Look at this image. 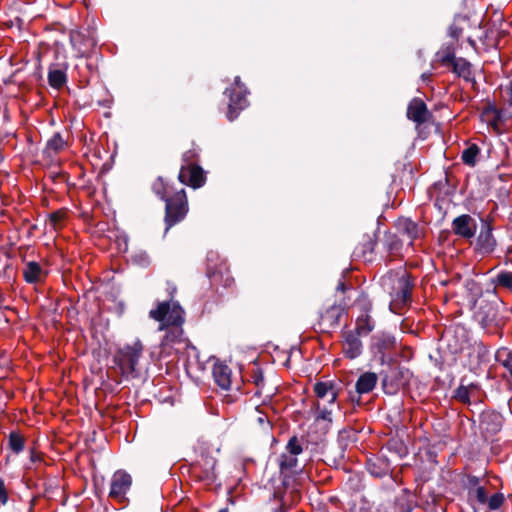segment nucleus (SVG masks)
<instances>
[{"label": "nucleus", "mask_w": 512, "mask_h": 512, "mask_svg": "<svg viewBox=\"0 0 512 512\" xmlns=\"http://www.w3.org/2000/svg\"><path fill=\"white\" fill-rule=\"evenodd\" d=\"M8 446L9 449L15 453L19 454L24 450L25 447V438L18 431H12L8 437Z\"/></svg>", "instance_id": "nucleus-28"}, {"label": "nucleus", "mask_w": 512, "mask_h": 512, "mask_svg": "<svg viewBox=\"0 0 512 512\" xmlns=\"http://www.w3.org/2000/svg\"><path fill=\"white\" fill-rule=\"evenodd\" d=\"M437 57L440 62L446 66L453 62L456 59L454 43L444 44L437 52Z\"/></svg>", "instance_id": "nucleus-26"}, {"label": "nucleus", "mask_w": 512, "mask_h": 512, "mask_svg": "<svg viewBox=\"0 0 512 512\" xmlns=\"http://www.w3.org/2000/svg\"><path fill=\"white\" fill-rule=\"evenodd\" d=\"M216 459L208 456L202 455L201 459L195 464L194 472L198 474V477L201 480L207 482H213L216 479L215 467H216Z\"/></svg>", "instance_id": "nucleus-14"}, {"label": "nucleus", "mask_w": 512, "mask_h": 512, "mask_svg": "<svg viewBox=\"0 0 512 512\" xmlns=\"http://www.w3.org/2000/svg\"><path fill=\"white\" fill-rule=\"evenodd\" d=\"M448 66L452 67V71L459 77L468 82H475L472 76L471 64L464 58H456Z\"/></svg>", "instance_id": "nucleus-23"}, {"label": "nucleus", "mask_w": 512, "mask_h": 512, "mask_svg": "<svg viewBox=\"0 0 512 512\" xmlns=\"http://www.w3.org/2000/svg\"><path fill=\"white\" fill-rule=\"evenodd\" d=\"M152 189L156 195L165 201L168 197H165V184L162 178H158L152 185Z\"/></svg>", "instance_id": "nucleus-40"}, {"label": "nucleus", "mask_w": 512, "mask_h": 512, "mask_svg": "<svg viewBox=\"0 0 512 512\" xmlns=\"http://www.w3.org/2000/svg\"><path fill=\"white\" fill-rule=\"evenodd\" d=\"M430 116L425 102L420 98H413L407 107V118L418 125L425 123Z\"/></svg>", "instance_id": "nucleus-15"}, {"label": "nucleus", "mask_w": 512, "mask_h": 512, "mask_svg": "<svg viewBox=\"0 0 512 512\" xmlns=\"http://www.w3.org/2000/svg\"><path fill=\"white\" fill-rule=\"evenodd\" d=\"M385 247L388 251H397L400 248V242L395 235H386Z\"/></svg>", "instance_id": "nucleus-39"}, {"label": "nucleus", "mask_w": 512, "mask_h": 512, "mask_svg": "<svg viewBox=\"0 0 512 512\" xmlns=\"http://www.w3.org/2000/svg\"><path fill=\"white\" fill-rule=\"evenodd\" d=\"M213 377L217 385L223 390H228L231 386V370L227 365L215 364L213 366Z\"/></svg>", "instance_id": "nucleus-21"}, {"label": "nucleus", "mask_w": 512, "mask_h": 512, "mask_svg": "<svg viewBox=\"0 0 512 512\" xmlns=\"http://www.w3.org/2000/svg\"><path fill=\"white\" fill-rule=\"evenodd\" d=\"M468 42H469V44H470L471 46L475 47L476 43H475V41H474L473 39L469 38V39H468Z\"/></svg>", "instance_id": "nucleus-53"}, {"label": "nucleus", "mask_w": 512, "mask_h": 512, "mask_svg": "<svg viewBox=\"0 0 512 512\" xmlns=\"http://www.w3.org/2000/svg\"><path fill=\"white\" fill-rule=\"evenodd\" d=\"M197 157V153L194 150H188L183 153L182 160L184 164L182 166L195 165L194 159Z\"/></svg>", "instance_id": "nucleus-42"}, {"label": "nucleus", "mask_w": 512, "mask_h": 512, "mask_svg": "<svg viewBox=\"0 0 512 512\" xmlns=\"http://www.w3.org/2000/svg\"><path fill=\"white\" fill-rule=\"evenodd\" d=\"M474 318L489 335H500L499 330L504 321L500 316V302L495 295L481 296L474 302Z\"/></svg>", "instance_id": "nucleus-2"}, {"label": "nucleus", "mask_w": 512, "mask_h": 512, "mask_svg": "<svg viewBox=\"0 0 512 512\" xmlns=\"http://www.w3.org/2000/svg\"><path fill=\"white\" fill-rule=\"evenodd\" d=\"M497 360L509 371L512 376V349L501 348L496 353Z\"/></svg>", "instance_id": "nucleus-31"}, {"label": "nucleus", "mask_w": 512, "mask_h": 512, "mask_svg": "<svg viewBox=\"0 0 512 512\" xmlns=\"http://www.w3.org/2000/svg\"><path fill=\"white\" fill-rule=\"evenodd\" d=\"M484 485L480 484V479L476 476H468L466 481V487L468 489V495L473 489L481 488Z\"/></svg>", "instance_id": "nucleus-41"}, {"label": "nucleus", "mask_w": 512, "mask_h": 512, "mask_svg": "<svg viewBox=\"0 0 512 512\" xmlns=\"http://www.w3.org/2000/svg\"><path fill=\"white\" fill-rule=\"evenodd\" d=\"M480 153V148L476 144H472L463 150L461 159L468 166H475L476 158Z\"/></svg>", "instance_id": "nucleus-30"}, {"label": "nucleus", "mask_w": 512, "mask_h": 512, "mask_svg": "<svg viewBox=\"0 0 512 512\" xmlns=\"http://www.w3.org/2000/svg\"><path fill=\"white\" fill-rule=\"evenodd\" d=\"M314 392L319 400H326L329 406H337L338 389L332 382H317Z\"/></svg>", "instance_id": "nucleus-17"}, {"label": "nucleus", "mask_w": 512, "mask_h": 512, "mask_svg": "<svg viewBox=\"0 0 512 512\" xmlns=\"http://www.w3.org/2000/svg\"><path fill=\"white\" fill-rule=\"evenodd\" d=\"M131 485V475L124 470H117L111 477L109 497L118 502H124Z\"/></svg>", "instance_id": "nucleus-9"}, {"label": "nucleus", "mask_w": 512, "mask_h": 512, "mask_svg": "<svg viewBox=\"0 0 512 512\" xmlns=\"http://www.w3.org/2000/svg\"><path fill=\"white\" fill-rule=\"evenodd\" d=\"M470 387L460 385L454 393V398L462 403L470 402Z\"/></svg>", "instance_id": "nucleus-38"}, {"label": "nucleus", "mask_w": 512, "mask_h": 512, "mask_svg": "<svg viewBox=\"0 0 512 512\" xmlns=\"http://www.w3.org/2000/svg\"><path fill=\"white\" fill-rule=\"evenodd\" d=\"M149 317L160 322V331H166L160 343V355L167 356L172 346L182 340L184 310L178 302L163 301L159 302L155 309L150 310Z\"/></svg>", "instance_id": "nucleus-1"}, {"label": "nucleus", "mask_w": 512, "mask_h": 512, "mask_svg": "<svg viewBox=\"0 0 512 512\" xmlns=\"http://www.w3.org/2000/svg\"><path fill=\"white\" fill-rule=\"evenodd\" d=\"M466 18L465 17H462V16H459V17H456L454 19V22L452 23V25H450L449 29H448V35L454 39V40H458L459 36L462 34V27L459 25V23L461 21H465Z\"/></svg>", "instance_id": "nucleus-37"}, {"label": "nucleus", "mask_w": 512, "mask_h": 512, "mask_svg": "<svg viewBox=\"0 0 512 512\" xmlns=\"http://www.w3.org/2000/svg\"><path fill=\"white\" fill-rule=\"evenodd\" d=\"M49 85L55 89L62 88L67 82L66 72L59 68H50L48 72Z\"/></svg>", "instance_id": "nucleus-24"}, {"label": "nucleus", "mask_w": 512, "mask_h": 512, "mask_svg": "<svg viewBox=\"0 0 512 512\" xmlns=\"http://www.w3.org/2000/svg\"><path fill=\"white\" fill-rule=\"evenodd\" d=\"M400 342L391 333L380 331L372 335L369 349L381 365H391L398 353Z\"/></svg>", "instance_id": "nucleus-3"}, {"label": "nucleus", "mask_w": 512, "mask_h": 512, "mask_svg": "<svg viewBox=\"0 0 512 512\" xmlns=\"http://www.w3.org/2000/svg\"><path fill=\"white\" fill-rule=\"evenodd\" d=\"M286 497H287V496L285 495V496L282 498V500H281V502H282V503H281V508H280V511H279V512H286L287 510H289V509H290V506H287V505H286Z\"/></svg>", "instance_id": "nucleus-46"}, {"label": "nucleus", "mask_w": 512, "mask_h": 512, "mask_svg": "<svg viewBox=\"0 0 512 512\" xmlns=\"http://www.w3.org/2000/svg\"><path fill=\"white\" fill-rule=\"evenodd\" d=\"M451 228L455 235L464 239H471L475 236L477 230V222L472 216L468 214H462L454 218L451 224Z\"/></svg>", "instance_id": "nucleus-11"}, {"label": "nucleus", "mask_w": 512, "mask_h": 512, "mask_svg": "<svg viewBox=\"0 0 512 512\" xmlns=\"http://www.w3.org/2000/svg\"><path fill=\"white\" fill-rule=\"evenodd\" d=\"M165 233L181 222L188 213V201L184 189L176 192L172 197L165 199Z\"/></svg>", "instance_id": "nucleus-5"}, {"label": "nucleus", "mask_w": 512, "mask_h": 512, "mask_svg": "<svg viewBox=\"0 0 512 512\" xmlns=\"http://www.w3.org/2000/svg\"><path fill=\"white\" fill-rule=\"evenodd\" d=\"M23 276L26 282L34 284L42 281L45 273L38 262L29 261L23 268Z\"/></svg>", "instance_id": "nucleus-20"}, {"label": "nucleus", "mask_w": 512, "mask_h": 512, "mask_svg": "<svg viewBox=\"0 0 512 512\" xmlns=\"http://www.w3.org/2000/svg\"><path fill=\"white\" fill-rule=\"evenodd\" d=\"M411 510H412V507H408L405 512H411Z\"/></svg>", "instance_id": "nucleus-56"}, {"label": "nucleus", "mask_w": 512, "mask_h": 512, "mask_svg": "<svg viewBox=\"0 0 512 512\" xmlns=\"http://www.w3.org/2000/svg\"><path fill=\"white\" fill-rule=\"evenodd\" d=\"M501 423V416L496 413L487 414L482 420V425H485V430L493 434L501 429Z\"/></svg>", "instance_id": "nucleus-27"}, {"label": "nucleus", "mask_w": 512, "mask_h": 512, "mask_svg": "<svg viewBox=\"0 0 512 512\" xmlns=\"http://www.w3.org/2000/svg\"><path fill=\"white\" fill-rule=\"evenodd\" d=\"M376 242L371 238L367 237V240L362 244V255L366 256L368 253H373Z\"/></svg>", "instance_id": "nucleus-43"}, {"label": "nucleus", "mask_w": 512, "mask_h": 512, "mask_svg": "<svg viewBox=\"0 0 512 512\" xmlns=\"http://www.w3.org/2000/svg\"><path fill=\"white\" fill-rule=\"evenodd\" d=\"M489 349L488 347L481 341H475L471 347L468 356L470 358V365L478 366L482 362L488 359Z\"/></svg>", "instance_id": "nucleus-19"}, {"label": "nucleus", "mask_w": 512, "mask_h": 512, "mask_svg": "<svg viewBox=\"0 0 512 512\" xmlns=\"http://www.w3.org/2000/svg\"><path fill=\"white\" fill-rule=\"evenodd\" d=\"M340 316V309L337 307H331L324 314L321 315V323H329L330 326L338 324V318Z\"/></svg>", "instance_id": "nucleus-34"}, {"label": "nucleus", "mask_w": 512, "mask_h": 512, "mask_svg": "<svg viewBox=\"0 0 512 512\" xmlns=\"http://www.w3.org/2000/svg\"><path fill=\"white\" fill-rule=\"evenodd\" d=\"M8 501L7 488L4 480L0 477V503L6 504Z\"/></svg>", "instance_id": "nucleus-44"}, {"label": "nucleus", "mask_w": 512, "mask_h": 512, "mask_svg": "<svg viewBox=\"0 0 512 512\" xmlns=\"http://www.w3.org/2000/svg\"><path fill=\"white\" fill-rule=\"evenodd\" d=\"M141 258L143 259V264H148V256L146 254L141 255Z\"/></svg>", "instance_id": "nucleus-51"}, {"label": "nucleus", "mask_w": 512, "mask_h": 512, "mask_svg": "<svg viewBox=\"0 0 512 512\" xmlns=\"http://www.w3.org/2000/svg\"><path fill=\"white\" fill-rule=\"evenodd\" d=\"M66 146V142L60 133H55L51 139L48 140L45 148V153L52 156L62 151Z\"/></svg>", "instance_id": "nucleus-25"}, {"label": "nucleus", "mask_w": 512, "mask_h": 512, "mask_svg": "<svg viewBox=\"0 0 512 512\" xmlns=\"http://www.w3.org/2000/svg\"><path fill=\"white\" fill-rule=\"evenodd\" d=\"M383 284L391 286L389 291L391 296L390 309L397 313V310L407 305L411 299L413 283L410 276L406 272L396 276H388L383 279Z\"/></svg>", "instance_id": "nucleus-4"}, {"label": "nucleus", "mask_w": 512, "mask_h": 512, "mask_svg": "<svg viewBox=\"0 0 512 512\" xmlns=\"http://www.w3.org/2000/svg\"><path fill=\"white\" fill-rule=\"evenodd\" d=\"M332 407H327L326 405H321V403L318 401L314 404V408L317 412V415L315 417L316 420H323L327 422H332Z\"/></svg>", "instance_id": "nucleus-33"}, {"label": "nucleus", "mask_w": 512, "mask_h": 512, "mask_svg": "<svg viewBox=\"0 0 512 512\" xmlns=\"http://www.w3.org/2000/svg\"><path fill=\"white\" fill-rule=\"evenodd\" d=\"M225 93L229 96L227 118L233 121L238 117L239 112L247 106V90L245 87H239V90L226 89Z\"/></svg>", "instance_id": "nucleus-10"}, {"label": "nucleus", "mask_w": 512, "mask_h": 512, "mask_svg": "<svg viewBox=\"0 0 512 512\" xmlns=\"http://www.w3.org/2000/svg\"><path fill=\"white\" fill-rule=\"evenodd\" d=\"M374 328V323L371 321L369 315L365 314L363 316L358 317L356 321V327L353 332H357L359 335H367Z\"/></svg>", "instance_id": "nucleus-29"}, {"label": "nucleus", "mask_w": 512, "mask_h": 512, "mask_svg": "<svg viewBox=\"0 0 512 512\" xmlns=\"http://www.w3.org/2000/svg\"><path fill=\"white\" fill-rule=\"evenodd\" d=\"M259 381H263V377L260 376L259 378L256 379V384L259 385Z\"/></svg>", "instance_id": "nucleus-55"}, {"label": "nucleus", "mask_w": 512, "mask_h": 512, "mask_svg": "<svg viewBox=\"0 0 512 512\" xmlns=\"http://www.w3.org/2000/svg\"><path fill=\"white\" fill-rule=\"evenodd\" d=\"M302 451V446L297 437L290 438L286 445V453L280 456L279 466L281 473L288 475L296 472L298 467L297 455L301 454Z\"/></svg>", "instance_id": "nucleus-8"}, {"label": "nucleus", "mask_w": 512, "mask_h": 512, "mask_svg": "<svg viewBox=\"0 0 512 512\" xmlns=\"http://www.w3.org/2000/svg\"><path fill=\"white\" fill-rule=\"evenodd\" d=\"M357 332L351 330L343 333V353L350 359H355L361 355L363 350L362 342Z\"/></svg>", "instance_id": "nucleus-13"}, {"label": "nucleus", "mask_w": 512, "mask_h": 512, "mask_svg": "<svg viewBox=\"0 0 512 512\" xmlns=\"http://www.w3.org/2000/svg\"><path fill=\"white\" fill-rule=\"evenodd\" d=\"M39 461H41L40 454L36 453L34 450H31L30 451V462L31 463H36V462H39Z\"/></svg>", "instance_id": "nucleus-45"}, {"label": "nucleus", "mask_w": 512, "mask_h": 512, "mask_svg": "<svg viewBox=\"0 0 512 512\" xmlns=\"http://www.w3.org/2000/svg\"><path fill=\"white\" fill-rule=\"evenodd\" d=\"M218 512H228V507L221 508Z\"/></svg>", "instance_id": "nucleus-54"}, {"label": "nucleus", "mask_w": 512, "mask_h": 512, "mask_svg": "<svg viewBox=\"0 0 512 512\" xmlns=\"http://www.w3.org/2000/svg\"><path fill=\"white\" fill-rule=\"evenodd\" d=\"M367 469L372 476L381 478L388 474V465L386 463H368Z\"/></svg>", "instance_id": "nucleus-36"}, {"label": "nucleus", "mask_w": 512, "mask_h": 512, "mask_svg": "<svg viewBox=\"0 0 512 512\" xmlns=\"http://www.w3.org/2000/svg\"><path fill=\"white\" fill-rule=\"evenodd\" d=\"M345 289H346V285H345L344 281L340 280L336 287V290L344 292Z\"/></svg>", "instance_id": "nucleus-49"}, {"label": "nucleus", "mask_w": 512, "mask_h": 512, "mask_svg": "<svg viewBox=\"0 0 512 512\" xmlns=\"http://www.w3.org/2000/svg\"><path fill=\"white\" fill-rule=\"evenodd\" d=\"M477 247L482 253H491L496 247V240L492 234V227L488 222H483L477 238Z\"/></svg>", "instance_id": "nucleus-16"}, {"label": "nucleus", "mask_w": 512, "mask_h": 512, "mask_svg": "<svg viewBox=\"0 0 512 512\" xmlns=\"http://www.w3.org/2000/svg\"><path fill=\"white\" fill-rule=\"evenodd\" d=\"M468 500L471 502L473 507L476 509H499L505 498L502 493L491 494L487 486L473 489L468 495Z\"/></svg>", "instance_id": "nucleus-7"}, {"label": "nucleus", "mask_w": 512, "mask_h": 512, "mask_svg": "<svg viewBox=\"0 0 512 512\" xmlns=\"http://www.w3.org/2000/svg\"><path fill=\"white\" fill-rule=\"evenodd\" d=\"M496 286H500L512 291V272L501 271L493 280Z\"/></svg>", "instance_id": "nucleus-32"}, {"label": "nucleus", "mask_w": 512, "mask_h": 512, "mask_svg": "<svg viewBox=\"0 0 512 512\" xmlns=\"http://www.w3.org/2000/svg\"><path fill=\"white\" fill-rule=\"evenodd\" d=\"M143 350V345L136 340L133 345H126L119 349L114 357L115 363L119 366L125 375H133L139 362Z\"/></svg>", "instance_id": "nucleus-6"}, {"label": "nucleus", "mask_w": 512, "mask_h": 512, "mask_svg": "<svg viewBox=\"0 0 512 512\" xmlns=\"http://www.w3.org/2000/svg\"><path fill=\"white\" fill-rule=\"evenodd\" d=\"M396 228L401 235L408 238L410 243L420 235L418 225L409 218H399L396 222Z\"/></svg>", "instance_id": "nucleus-18"}, {"label": "nucleus", "mask_w": 512, "mask_h": 512, "mask_svg": "<svg viewBox=\"0 0 512 512\" xmlns=\"http://www.w3.org/2000/svg\"><path fill=\"white\" fill-rule=\"evenodd\" d=\"M377 374L373 372H365L358 378L355 388L358 394H366L371 392L377 384Z\"/></svg>", "instance_id": "nucleus-22"}, {"label": "nucleus", "mask_w": 512, "mask_h": 512, "mask_svg": "<svg viewBox=\"0 0 512 512\" xmlns=\"http://www.w3.org/2000/svg\"><path fill=\"white\" fill-rule=\"evenodd\" d=\"M239 87H244V85L241 83L240 77L237 76V77H235V80H234V87H231L230 89H238L239 90Z\"/></svg>", "instance_id": "nucleus-47"}, {"label": "nucleus", "mask_w": 512, "mask_h": 512, "mask_svg": "<svg viewBox=\"0 0 512 512\" xmlns=\"http://www.w3.org/2000/svg\"><path fill=\"white\" fill-rule=\"evenodd\" d=\"M257 422L260 424V425H264L265 423H267L269 425V421L267 419V417L265 415H261L257 418Z\"/></svg>", "instance_id": "nucleus-48"}, {"label": "nucleus", "mask_w": 512, "mask_h": 512, "mask_svg": "<svg viewBox=\"0 0 512 512\" xmlns=\"http://www.w3.org/2000/svg\"><path fill=\"white\" fill-rule=\"evenodd\" d=\"M500 95L504 105L507 106L508 116L512 117V82L505 87H501Z\"/></svg>", "instance_id": "nucleus-35"}, {"label": "nucleus", "mask_w": 512, "mask_h": 512, "mask_svg": "<svg viewBox=\"0 0 512 512\" xmlns=\"http://www.w3.org/2000/svg\"><path fill=\"white\" fill-rule=\"evenodd\" d=\"M59 219H60L59 214L54 213V214H52V215H51V220H52L53 222H57Z\"/></svg>", "instance_id": "nucleus-50"}, {"label": "nucleus", "mask_w": 512, "mask_h": 512, "mask_svg": "<svg viewBox=\"0 0 512 512\" xmlns=\"http://www.w3.org/2000/svg\"><path fill=\"white\" fill-rule=\"evenodd\" d=\"M178 178L181 183L190 185L193 188H199L205 182L203 169L197 164L182 166Z\"/></svg>", "instance_id": "nucleus-12"}, {"label": "nucleus", "mask_w": 512, "mask_h": 512, "mask_svg": "<svg viewBox=\"0 0 512 512\" xmlns=\"http://www.w3.org/2000/svg\"><path fill=\"white\" fill-rule=\"evenodd\" d=\"M387 382H388V376L387 375H384L383 379H382V383H383V386L385 387L387 385Z\"/></svg>", "instance_id": "nucleus-52"}]
</instances>
